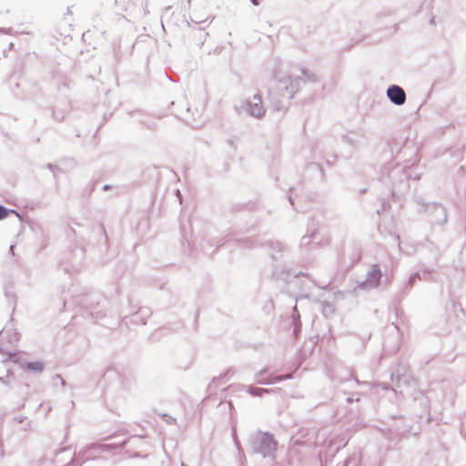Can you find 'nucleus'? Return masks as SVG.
I'll use <instances>...</instances> for the list:
<instances>
[{"mask_svg": "<svg viewBox=\"0 0 466 466\" xmlns=\"http://www.w3.org/2000/svg\"><path fill=\"white\" fill-rule=\"evenodd\" d=\"M381 278V271L378 266L372 267L371 270L369 273L368 281L370 282L374 286H378L380 279Z\"/></svg>", "mask_w": 466, "mask_h": 466, "instance_id": "20e7f679", "label": "nucleus"}, {"mask_svg": "<svg viewBox=\"0 0 466 466\" xmlns=\"http://www.w3.org/2000/svg\"><path fill=\"white\" fill-rule=\"evenodd\" d=\"M13 43L9 36L0 33V58L5 57L10 52Z\"/></svg>", "mask_w": 466, "mask_h": 466, "instance_id": "7ed1b4c3", "label": "nucleus"}, {"mask_svg": "<svg viewBox=\"0 0 466 466\" xmlns=\"http://www.w3.org/2000/svg\"><path fill=\"white\" fill-rule=\"evenodd\" d=\"M254 5H259V0H250Z\"/></svg>", "mask_w": 466, "mask_h": 466, "instance_id": "0eeeda50", "label": "nucleus"}, {"mask_svg": "<svg viewBox=\"0 0 466 466\" xmlns=\"http://www.w3.org/2000/svg\"><path fill=\"white\" fill-rule=\"evenodd\" d=\"M387 95L389 98L391 100V102H393L396 105H402L405 103V92L401 87L398 86H390L387 91Z\"/></svg>", "mask_w": 466, "mask_h": 466, "instance_id": "f03ea898", "label": "nucleus"}, {"mask_svg": "<svg viewBox=\"0 0 466 466\" xmlns=\"http://www.w3.org/2000/svg\"><path fill=\"white\" fill-rule=\"evenodd\" d=\"M248 110L250 115L260 117L264 115L265 109L260 96L254 95L251 99L248 100Z\"/></svg>", "mask_w": 466, "mask_h": 466, "instance_id": "f257e3e1", "label": "nucleus"}, {"mask_svg": "<svg viewBox=\"0 0 466 466\" xmlns=\"http://www.w3.org/2000/svg\"><path fill=\"white\" fill-rule=\"evenodd\" d=\"M44 367L45 365L42 361H32L25 364V368L27 370H31L34 372H41L44 370Z\"/></svg>", "mask_w": 466, "mask_h": 466, "instance_id": "39448f33", "label": "nucleus"}, {"mask_svg": "<svg viewBox=\"0 0 466 466\" xmlns=\"http://www.w3.org/2000/svg\"><path fill=\"white\" fill-rule=\"evenodd\" d=\"M8 215V210L4 208L3 206H0V219H3L6 218Z\"/></svg>", "mask_w": 466, "mask_h": 466, "instance_id": "423d86ee", "label": "nucleus"}]
</instances>
